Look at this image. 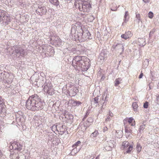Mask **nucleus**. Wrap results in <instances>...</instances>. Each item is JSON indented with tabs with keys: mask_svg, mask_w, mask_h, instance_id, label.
<instances>
[{
	"mask_svg": "<svg viewBox=\"0 0 159 159\" xmlns=\"http://www.w3.org/2000/svg\"><path fill=\"white\" fill-rule=\"evenodd\" d=\"M90 60L88 57L77 55L74 57L72 64L76 70L85 71L88 69L90 66Z\"/></svg>",
	"mask_w": 159,
	"mask_h": 159,
	"instance_id": "obj_1",
	"label": "nucleus"
},
{
	"mask_svg": "<svg viewBox=\"0 0 159 159\" xmlns=\"http://www.w3.org/2000/svg\"><path fill=\"white\" fill-rule=\"evenodd\" d=\"M45 105L44 102L36 94L30 96L26 103L27 108L32 111L41 110Z\"/></svg>",
	"mask_w": 159,
	"mask_h": 159,
	"instance_id": "obj_2",
	"label": "nucleus"
},
{
	"mask_svg": "<svg viewBox=\"0 0 159 159\" xmlns=\"http://www.w3.org/2000/svg\"><path fill=\"white\" fill-rule=\"evenodd\" d=\"M11 20L10 17L8 16L4 12H0V24L2 25V26H6L8 25Z\"/></svg>",
	"mask_w": 159,
	"mask_h": 159,
	"instance_id": "obj_3",
	"label": "nucleus"
},
{
	"mask_svg": "<svg viewBox=\"0 0 159 159\" xmlns=\"http://www.w3.org/2000/svg\"><path fill=\"white\" fill-rule=\"evenodd\" d=\"M66 86L67 90L70 96H74L77 94L78 92V89L74 86L73 83H69L66 85Z\"/></svg>",
	"mask_w": 159,
	"mask_h": 159,
	"instance_id": "obj_4",
	"label": "nucleus"
},
{
	"mask_svg": "<svg viewBox=\"0 0 159 159\" xmlns=\"http://www.w3.org/2000/svg\"><path fill=\"white\" fill-rule=\"evenodd\" d=\"M14 49V52L16 56L18 58L23 57L25 53V50L19 45H15L13 46Z\"/></svg>",
	"mask_w": 159,
	"mask_h": 159,
	"instance_id": "obj_5",
	"label": "nucleus"
},
{
	"mask_svg": "<svg viewBox=\"0 0 159 159\" xmlns=\"http://www.w3.org/2000/svg\"><path fill=\"white\" fill-rule=\"evenodd\" d=\"M78 5L79 10L84 12L89 11L91 7L90 4L87 2H84L78 4Z\"/></svg>",
	"mask_w": 159,
	"mask_h": 159,
	"instance_id": "obj_6",
	"label": "nucleus"
},
{
	"mask_svg": "<svg viewBox=\"0 0 159 159\" xmlns=\"http://www.w3.org/2000/svg\"><path fill=\"white\" fill-rule=\"evenodd\" d=\"M80 30H81L82 36L80 37V40L81 42H84L85 41L87 40L88 39H90L91 34L89 32V31L86 30H84L82 28V27H80Z\"/></svg>",
	"mask_w": 159,
	"mask_h": 159,
	"instance_id": "obj_7",
	"label": "nucleus"
},
{
	"mask_svg": "<svg viewBox=\"0 0 159 159\" xmlns=\"http://www.w3.org/2000/svg\"><path fill=\"white\" fill-rule=\"evenodd\" d=\"M115 143L114 141L110 140L105 142L104 146L105 149L108 151H109L112 149L114 147V143Z\"/></svg>",
	"mask_w": 159,
	"mask_h": 159,
	"instance_id": "obj_8",
	"label": "nucleus"
},
{
	"mask_svg": "<svg viewBox=\"0 0 159 159\" xmlns=\"http://www.w3.org/2000/svg\"><path fill=\"white\" fill-rule=\"evenodd\" d=\"M113 48L115 49L116 51L121 55L124 51V46L122 44L115 43L112 46Z\"/></svg>",
	"mask_w": 159,
	"mask_h": 159,
	"instance_id": "obj_9",
	"label": "nucleus"
},
{
	"mask_svg": "<svg viewBox=\"0 0 159 159\" xmlns=\"http://www.w3.org/2000/svg\"><path fill=\"white\" fill-rule=\"evenodd\" d=\"M122 146V148L126 150L125 153H129L132 150V146L129 145V143L128 141H125L123 142Z\"/></svg>",
	"mask_w": 159,
	"mask_h": 159,
	"instance_id": "obj_10",
	"label": "nucleus"
},
{
	"mask_svg": "<svg viewBox=\"0 0 159 159\" xmlns=\"http://www.w3.org/2000/svg\"><path fill=\"white\" fill-rule=\"evenodd\" d=\"M47 12V9L44 6H39L36 10V13L39 15L42 16L45 14Z\"/></svg>",
	"mask_w": 159,
	"mask_h": 159,
	"instance_id": "obj_11",
	"label": "nucleus"
},
{
	"mask_svg": "<svg viewBox=\"0 0 159 159\" xmlns=\"http://www.w3.org/2000/svg\"><path fill=\"white\" fill-rule=\"evenodd\" d=\"M50 40L56 45H61V40L58 36H52L50 39Z\"/></svg>",
	"mask_w": 159,
	"mask_h": 159,
	"instance_id": "obj_12",
	"label": "nucleus"
},
{
	"mask_svg": "<svg viewBox=\"0 0 159 159\" xmlns=\"http://www.w3.org/2000/svg\"><path fill=\"white\" fill-rule=\"evenodd\" d=\"M123 122L124 125H125L126 123L127 122L129 124L128 125H129L133 126H135V121L134 118L132 117L125 119L123 120Z\"/></svg>",
	"mask_w": 159,
	"mask_h": 159,
	"instance_id": "obj_13",
	"label": "nucleus"
},
{
	"mask_svg": "<svg viewBox=\"0 0 159 159\" xmlns=\"http://www.w3.org/2000/svg\"><path fill=\"white\" fill-rule=\"evenodd\" d=\"M57 128H58L57 132H59V134L61 135L64 134L66 130L65 126L61 124H58V127Z\"/></svg>",
	"mask_w": 159,
	"mask_h": 159,
	"instance_id": "obj_14",
	"label": "nucleus"
},
{
	"mask_svg": "<svg viewBox=\"0 0 159 159\" xmlns=\"http://www.w3.org/2000/svg\"><path fill=\"white\" fill-rule=\"evenodd\" d=\"M103 95L105 96V98H103L102 100L101 101L100 103L102 106L101 107V109L99 111V113L101 114L103 112L102 109L105 108L107 102V100H106L107 96H105L104 94Z\"/></svg>",
	"mask_w": 159,
	"mask_h": 159,
	"instance_id": "obj_15",
	"label": "nucleus"
},
{
	"mask_svg": "<svg viewBox=\"0 0 159 159\" xmlns=\"http://www.w3.org/2000/svg\"><path fill=\"white\" fill-rule=\"evenodd\" d=\"M11 147L13 150H17L18 151H21L22 146L19 143H13L11 144Z\"/></svg>",
	"mask_w": 159,
	"mask_h": 159,
	"instance_id": "obj_16",
	"label": "nucleus"
},
{
	"mask_svg": "<svg viewBox=\"0 0 159 159\" xmlns=\"http://www.w3.org/2000/svg\"><path fill=\"white\" fill-rule=\"evenodd\" d=\"M78 31L75 30V27L73 26L71 30V34L72 37H74L76 39L78 38V39L80 40L81 38L80 36L79 35Z\"/></svg>",
	"mask_w": 159,
	"mask_h": 159,
	"instance_id": "obj_17",
	"label": "nucleus"
},
{
	"mask_svg": "<svg viewBox=\"0 0 159 159\" xmlns=\"http://www.w3.org/2000/svg\"><path fill=\"white\" fill-rule=\"evenodd\" d=\"M16 120L17 122H21L23 119V114L21 111H19L16 115Z\"/></svg>",
	"mask_w": 159,
	"mask_h": 159,
	"instance_id": "obj_18",
	"label": "nucleus"
},
{
	"mask_svg": "<svg viewBox=\"0 0 159 159\" xmlns=\"http://www.w3.org/2000/svg\"><path fill=\"white\" fill-rule=\"evenodd\" d=\"M4 102L3 99L0 96V113L5 111Z\"/></svg>",
	"mask_w": 159,
	"mask_h": 159,
	"instance_id": "obj_19",
	"label": "nucleus"
},
{
	"mask_svg": "<svg viewBox=\"0 0 159 159\" xmlns=\"http://www.w3.org/2000/svg\"><path fill=\"white\" fill-rule=\"evenodd\" d=\"M132 35L131 32L130 31L125 32L124 34H123L121 35V37L122 38L124 39H125L130 37Z\"/></svg>",
	"mask_w": 159,
	"mask_h": 159,
	"instance_id": "obj_20",
	"label": "nucleus"
},
{
	"mask_svg": "<svg viewBox=\"0 0 159 159\" xmlns=\"http://www.w3.org/2000/svg\"><path fill=\"white\" fill-rule=\"evenodd\" d=\"M93 120L92 118L89 117L86 121L83 122V123L84 124V126L88 127L91 125Z\"/></svg>",
	"mask_w": 159,
	"mask_h": 159,
	"instance_id": "obj_21",
	"label": "nucleus"
},
{
	"mask_svg": "<svg viewBox=\"0 0 159 159\" xmlns=\"http://www.w3.org/2000/svg\"><path fill=\"white\" fill-rule=\"evenodd\" d=\"M137 43L141 47L144 46L145 44V40L143 38H139L138 39Z\"/></svg>",
	"mask_w": 159,
	"mask_h": 159,
	"instance_id": "obj_22",
	"label": "nucleus"
},
{
	"mask_svg": "<svg viewBox=\"0 0 159 159\" xmlns=\"http://www.w3.org/2000/svg\"><path fill=\"white\" fill-rule=\"evenodd\" d=\"M107 57V54L104 52H102L100 54L99 56V59L102 61H104Z\"/></svg>",
	"mask_w": 159,
	"mask_h": 159,
	"instance_id": "obj_23",
	"label": "nucleus"
},
{
	"mask_svg": "<svg viewBox=\"0 0 159 159\" xmlns=\"http://www.w3.org/2000/svg\"><path fill=\"white\" fill-rule=\"evenodd\" d=\"M54 89L52 87L50 88H48V89L44 90L46 92L49 94L52 95L54 94Z\"/></svg>",
	"mask_w": 159,
	"mask_h": 159,
	"instance_id": "obj_24",
	"label": "nucleus"
},
{
	"mask_svg": "<svg viewBox=\"0 0 159 159\" xmlns=\"http://www.w3.org/2000/svg\"><path fill=\"white\" fill-rule=\"evenodd\" d=\"M122 79L121 78H119L116 79L114 83L115 86H117L119 84L122 83Z\"/></svg>",
	"mask_w": 159,
	"mask_h": 159,
	"instance_id": "obj_25",
	"label": "nucleus"
},
{
	"mask_svg": "<svg viewBox=\"0 0 159 159\" xmlns=\"http://www.w3.org/2000/svg\"><path fill=\"white\" fill-rule=\"evenodd\" d=\"M143 125L140 126V128L138 131V133H139L140 134H142L143 133L144 129L145 128V124H144V122L143 123Z\"/></svg>",
	"mask_w": 159,
	"mask_h": 159,
	"instance_id": "obj_26",
	"label": "nucleus"
},
{
	"mask_svg": "<svg viewBox=\"0 0 159 159\" xmlns=\"http://www.w3.org/2000/svg\"><path fill=\"white\" fill-rule=\"evenodd\" d=\"M125 127V131L128 132H132V128L129 125H124Z\"/></svg>",
	"mask_w": 159,
	"mask_h": 159,
	"instance_id": "obj_27",
	"label": "nucleus"
},
{
	"mask_svg": "<svg viewBox=\"0 0 159 159\" xmlns=\"http://www.w3.org/2000/svg\"><path fill=\"white\" fill-rule=\"evenodd\" d=\"M52 87V84L50 83V82H48V83L46 82L43 88L44 90L48 89V88H50Z\"/></svg>",
	"mask_w": 159,
	"mask_h": 159,
	"instance_id": "obj_28",
	"label": "nucleus"
},
{
	"mask_svg": "<svg viewBox=\"0 0 159 159\" xmlns=\"http://www.w3.org/2000/svg\"><path fill=\"white\" fill-rule=\"evenodd\" d=\"M129 19V14L128 13V12L127 11H126L125 13V15L124 16V22L125 23H126Z\"/></svg>",
	"mask_w": 159,
	"mask_h": 159,
	"instance_id": "obj_29",
	"label": "nucleus"
},
{
	"mask_svg": "<svg viewBox=\"0 0 159 159\" xmlns=\"http://www.w3.org/2000/svg\"><path fill=\"white\" fill-rule=\"evenodd\" d=\"M98 134V130H95V131L92 133L90 135V137L91 138H93L97 136Z\"/></svg>",
	"mask_w": 159,
	"mask_h": 159,
	"instance_id": "obj_30",
	"label": "nucleus"
},
{
	"mask_svg": "<svg viewBox=\"0 0 159 159\" xmlns=\"http://www.w3.org/2000/svg\"><path fill=\"white\" fill-rule=\"evenodd\" d=\"M49 2L52 4L57 6L59 4V2L58 0H49Z\"/></svg>",
	"mask_w": 159,
	"mask_h": 159,
	"instance_id": "obj_31",
	"label": "nucleus"
},
{
	"mask_svg": "<svg viewBox=\"0 0 159 159\" xmlns=\"http://www.w3.org/2000/svg\"><path fill=\"white\" fill-rule=\"evenodd\" d=\"M149 59H146L143 63V67L144 68H146L149 64Z\"/></svg>",
	"mask_w": 159,
	"mask_h": 159,
	"instance_id": "obj_32",
	"label": "nucleus"
},
{
	"mask_svg": "<svg viewBox=\"0 0 159 159\" xmlns=\"http://www.w3.org/2000/svg\"><path fill=\"white\" fill-rule=\"evenodd\" d=\"M132 106L134 111L136 112L137 111L138 105L136 102H134L132 103Z\"/></svg>",
	"mask_w": 159,
	"mask_h": 159,
	"instance_id": "obj_33",
	"label": "nucleus"
},
{
	"mask_svg": "<svg viewBox=\"0 0 159 159\" xmlns=\"http://www.w3.org/2000/svg\"><path fill=\"white\" fill-rule=\"evenodd\" d=\"M125 136L127 139H130L132 137V132H127L126 131H125Z\"/></svg>",
	"mask_w": 159,
	"mask_h": 159,
	"instance_id": "obj_34",
	"label": "nucleus"
},
{
	"mask_svg": "<svg viewBox=\"0 0 159 159\" xmlns=\"http://www.w3.org/2000/svg\"><path fill=\"white\" fill-rule=\"evenodd\" d=\"M82 103L79 101H74L73 102V105L74 106H79Z\"/></svg>",
	"mask_w": 159,
	"mask_h": 159,
	"instance_id": "obj_35",
	"label": "nucleus"
},
{
	"mask_svg": "<svg viewBox=\"0 0 159 159\" xmlns=\"http://www.w3.org/2000/svg\"><path fill=\"white\" fill-rule=\"evenodd\" d=\"M80 125V128L83 131L85 130L87 128V127L85 126H84V124L83 122L81 123Z\"/></svg>",
	"mask_w": 159,
	"mask_h": 159,
	"instance_id": "obj_36",
	"label": "nucleus"
},
{
	"mask_svg": "<svg viewBox=\"0 0 159 159\" xmlns=\"http://www.w3.org/2000/svg\"><path fill=\"white\" fill-rule=\"evenodd\" d=\"M81 143L80 141H78L75 143L72 146V147L74 148L72 150V151H74L75 148H76L78 146V145L80 144Z\"/></svg>",
	"mask_w": 159,
	"mask_h": 159,
	"instance_id": "obj_37",
	"label": "nucleus"
},
{
	"mask_svg": "<svg viewBox=\"0 0 159 159\" xmlns=\"http://www.w3.org/2000/svg\"><path fill=\"white\" fill-rule=\"evenodd\" d=\"M58 125H54L51 128V129L52 131L55 132V131H57V132L58 130Z\"/></svg>",
	"mask_w": 159,
	"mask_h": 159,
	"instance_id": "obj_38",
	"label": "nucleus"
},
{
	"mask_svg": "<svg viewBox=\"0 0 159 159\" xmlns=\"http://www.w3.org/2000/svg\"><path fill=\"white\" fill-rule=\"evenodd\" d=\"M142 149V147L139 144H137L136 147V149L138 152H140Z\"/></svg>",
	"mask_w": 159,
	"mask_h": 159,
	"instance_id": "obj_39",
	"label": "nucleus"
},
{
	"mask_svg": "<svg viewBox=\"0 0 159 159\" xmlns=\"http://www.w3.org/2000/svg\"><path fill=\"white\" fill-rule=\"evenodd\" d=\"M4 76H3V79L4 80H6L7 81H9V80L7 79V78L9 76V74L7 73H6L4 74Z\"/></svg>",
	"mask_w": 159,
	"mask_h": 159,
	"instance_id": "obj_40",
	"label": "nucleus"
},
{
	"mask_svg": "<svg viewBox=\"0 0 159 159\" xmlns=\"http://www.w3.org/2000/svg\"><path fill=\"white\" fill-rule=\"evenodd\" d=\"M155 29H152L151 31L150 32L149 34V37L150 38L151 37L153 34L154 33L155 31Z\"/></svg>",
	"mask_w": 159,
	"mask_h": 159,
	"instance_id": "obj_41",
	"label": "nucleus"
},
{
	"mask_svg": "<svg viewBox=\"0 0 159 159\" xmlns=\"http://www.w3.org/2000/svg\"><path fill=\"white\" fill-rule=\"evenodd\" d=\"M98 99H99V98H98V97H95L94 98V103H95V104H96V106H97V105L98 104Z\"/></svg>",
	"mask_w": 159,
	"mask_h": 159,
	"instance_id": "obj_42",
	"label": "nucleus"
},
{
	"mask_svg": "<svg viewBox=\"0 0 159 159\" xmlns=\"http://www.w3.org/2000/svg\"><path fill=\"white\" fill-rule=\"evenodd\" d=\"M148 17L152 19L153 17V13L151 11H150L148 14Z\"/></svg>",
	"mask_w": 159,
	"mask_h": 159,
	"instance_id": "obj_43",
	"label": "nucleus"
},
{
	"mask_svg": "<svg viewBox=\"0 0 159 159\" xmlns=\"http://www.w3.org/2000/svg\"><path fill=\"white\" fill-rule=\"evenodd\" d=\"M140 15L139 14H138L136 15V18H137L136 20V21L138 22H139V20L140 19Z\"/></svg>",
	"mask_w": 159,
	"mask_h": 159,
	"instance_id": "obj_44",
	"label": "nucleus"
},
{
	"mask_svg": "<svg viewBox=\"0 0 159 159\" xmlns=\"http://www.w3.org/2000/svg\"><path fill=\"white\" fill-rule=\"evenodd\" d=\"M148 102L146 101L143 104V107L144 108H148Z\"/></svg>",
	"mask_w": 159,
	"mask_h": 159,
	"instance_id": "obj_45",
	"label": "nucleus"
},
{
	"mask_svg": "<svg viewBox=\"0 0 159 159\" xmlns=\"http://www.w3.org/2000/svg\"><path fill=\"white\" fill-rule=\"evenodd\" d=\"M35 77V78L36 77V78H37L36 79H35V81L37 82V80H38V79H37V78L39 77V76H38V75H36H36L34 74L33 75V76H32V77H31V78H34Z\"/></svg>",
	"mask_w": 159,
	"mask_h": 159,
	"instance_id": "obj_46",
	"label": "nucleus"
},
{
	"mask_svg": "<svg viewBox=\"0 0 159 159\" xmlns=\"http://www.w3.org/2000/svg\"><path fill=\"white\" fill-rule=\"evenodd\" d=\"M111 117L108 116V117L106 119V121L107 122L110 121L111 120Z\"/></svg>",
	"mask_w": 159,
	"mask_h": 159,
	"instance_id": "obj_47",
	"label": "nucleus"
},
{
	"mask_svg": "<svg viewBox=\"0 0 159 159\" xmlns=\"http://www.w3.org/2000/svg\"><path fill=\"white\" fill-rule=\"evenodd\" d=\"M108 129L107 127H104L103 128V131L104 132L106 131H107L108 130Z\"/></svg>",
	"mask_w": 159,
	"mask_h": 159,
	"instance_id": "obj_48",
	"label": "nucleus"
},
{
	"mask_svg": "<svg viewBox=\"0 0 159 159\" xmlns=\"http://www.w3.org/2000/svg\"><path fill=\"white\" fill-rule=\"evenodd\" d=\"M21 158H23V159H25V156L24 155L22 157L19 156L18 159H21Z\"/></svg>",
	"mask_w": 159,
	"mask_h": 159,
	"instance_id": "obj_49",
	"label": "nucleus"
},
{
	"mask_svg": "<svg viewBox=\"0 0 159 159\" xmlns=\"http://www.w3.org/2000/svg\"><path fill=\"white\" fill-rule=\"evenodd\" d=\"M51 49V51H52V53H53L54 51L52 49V48L51 46H48L47 47V49Z\"/></svg>",
	"mask_w": 159,
	"mask_h": 159,
	"instance_id": "obj_50",
	"label": "nucleus"
},
{
	"mask_svg": "<svg viewBox=\"0 0 159 159\" xmlns=\"http://www.w3.org/2000/svg\"><path fill=\"white\" fill-rule=\"evenodd\" d=\"M143 1L145 3H147L149 2L150 0H143Z\"/></svg>",
	"mask_w": 159,
	"mask_h": 159,
	"instance_id": "obj_51",
	"label": "nucleus"
},
{
	"mask_svg": "<svg viewBox=\"0 0 159 159\" xmlns=\"http://www.w3.org/2000/svg\"><path fill=\"white\" fill-rule=\"evenodd\" d=\"M109 116H110L111 117H112L113 116V114L110 111L109 112Z\"/></svg>",
	"mask_w": 159,
	"mask_h": 159,
	"instance_id": "obj_52",
	"label": "nucleus"
},
{
	"mask_svg": "<svg viewBox=\"0 0 159 159\" xmlns=\"http://www.w3.org/2000/svg\"><path fill=\"white\" fill-rule=\"evenodd\" d=\"M143 75V73H141L140 74V75L139 76V79H141V78H142Z\"/></svg>",
	"mask_w": 159,
	"mask_h": 159,
	"instance_id": "obj_53",
	"label": "nucleus"
},
{
	"mask_svg": "<svg viewBox=\"0 0 159 159\" xmlns=\"http://www.w3.org/2000/svg\"><path fill=\"white\" fill-rule=\"evenodd\" d=\"M105 78V76L103 75L102 76V77H101V80H103Z\"/></svg>",
	"mask_w": 159,
	"mask_h": 159,
	"instance_id": "obj_54",
	"label": "nucleus"
},
{
	"mask_svg": "<svg viewBox=\"0 0 159 159\" xmlns=\"http://www.w3.org/2000/svg\"><path fill=\"white\" fill-rule=\"evenodd\" d=\"M157 87L158 88H159V82H158L157 85Z\"/></svg>",
	"mask_w": 159,
	"mask_h": 159,
	"instance_id": "obj_55",
	"label": "nucleus"
},
{
	"mask_svg": "<svg viewBox=\"0 0 159 159\" xmlns=\"http://www.w3.org/2000/svg\"><path fill=\"white\" fill-rule=\"evenodd\" d=\"M157 99L159 100V95L157 97Z\"/></svg>",
	"mask_w": 159,
	"mask_h": 159,
	"instance_id": "obj_56",
	"label": "nucleus"
},
{
	"mask_svg": "<svg viewBox=\"0 0 159 159\" xmlns=\"http://www.w3.org/2000/svg\"><path fill=\"white\" fill-rule=\"evenodd\" d=\"M98 156L97 157H96V158L95 159H98Z\"/></svg>",
	"mask_w": 159,
	"mask_h": 159,
	"instance_id": "obj_57",
	"label": "nucleus"
},
{
	"mask_svg": "<svg viewBox=\"0 0 159 159\" xmlns=\"http://www.w3.org/2000/svg\"><path fill=\"white\" fill-rule=\"evenodd\" d=\"M111 10L112 11H115V10H113V9H111Z\"/></svg>",
	"mask_w": 159,
	"mask_h": 159,
	"instance_id": "obj_58",
	"label": "nucleus"
},
{
	"mask_svg": "<svg viewBox=\"0 0 159 159\" xmlns=\"http://www.w3.org/2000/svg\"><path fill=\"white\" fill-rule=\"evenodd\" d=\"M77 53L78 54H79V52H77Z\"/></svg>",
	"mask_w": 159,
	"mask_h": 159,
	"instance_id": "obj_59",
	"label": "nucleus"
},
{
	"mask_svg": "<svg viewBox=\"0 0 159 159\" xmlns=\"http://www.w3.org/2000/svg\"><path fill=\"white\" fill-rule=\"evenodd\" d=\"M109 126L111 127V125H109Z\"/></svg>",
	"mask_w": 159,
	"mask_h": 159,
	"instance_id": "obj_60",
	"label": "nucleus"
}]
</instances>
